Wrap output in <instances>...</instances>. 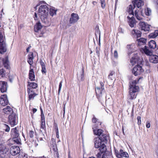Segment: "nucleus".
Returning <instances> with one entry per match:
<instances>
[{
    "label": "nucleus",
    "mask_w": 158,
    "mask_h": 158,
    "mask_svg": "<svg viewBox=\"0 0 158 158\" xmlns=\"http://www.w3.org/2000/svg\"><path fill=\"white\" fill-rule=\"evenodd\" d=\"M129 94L128 95V98L129 100H131L135 99L136 97L137 92L139 91V88L138 85H136L137 84L136 80H134L131 82H130Z\"/></svg>",
    "instance_id": "f257e3e1"
},
{
    "label": "nucleus",
    "mask_w": 158,
    "mask_h": 158,
    "mask_svg": "<svg viewBox=\"0 0 158 158\" xmlns=\"http://www.w3.org/2000/svg\"><path fill=\"white\" fill-rule=\"evenodd\" d=\"M49 8L46 5H41L38 10V14L42 21L44 23L48 22L47 17L48 15Z\"/></svg>",
    "instance_id": "f03ea898"
},
{
    "label": "nucleus",
    "mask_w": 158,
    "mask_h": 158,
    "mask_svg": "<svg viewBox=\"0 0 158 158\" xmlns=\"http://www.w3.org/2000/svg\"><path fill=\"white\" fill-rule=\"evenodd\" d=\"M5 38L0 32V53L2 54L6 51V48Z\"/></svg>",
    "instance_id": "7ed1b4c3"
},
{
    "label": "nucleus",
    "mask_w": 158,
    "mask_h": 158,
    "mask_svg": "<svg viewBox=\"0 0 158 158\" xmlns=\"http://www.w3.org/2000/svg\"><path fill=\"white\" fill-rule=\"evenodd\" d=\"M130 62L133 65L137 64H141L142 63V61L140 57L138 56V54L134 53L133 56L130 59Z\"/></svg>",
    "instance_id": "20e7f679"
},
{
    "label": "nucleus",
    "mask_w": 158,
    "mask_h": 158,
    "mask_svg": "<svg viewBox=\"0 0 158 158\" xmlns=\"http://www.w3.org/2000/svg\"><path fill=\"white\" fill-rule=\"evenodd\" d=\"M8 122L12 127H13L17 124L18 123V117L15 113H12L9 115L8 117Z\"/></svg>",
    "instance_id": "39448f33"
},
{
    "label": "nucleus",
    "mask_w": 158,
    "mask_h": 158,
    "mask_svg": "<svg viewBox=\"0 0 158 158\" xmlns=\"http://www.w3.org/2000/svg\"><path fill=\"white\" fill-rule=\"evenodd\" d=\"M143 69H142V66L137 64L135 66L132 70V74L134 75L135 76H137L141 74L143 72Z\"/></svg>",
    "instance_id": "423d86ee"
},
{
    "label": "nucleus",
    "mask_w": 158,
    "mask_h": 158,
    "mask_svg": "<svg viewBox=\"0 0 158 158\" xmlns=\"http://www.w3.org/2000/svg\"><path fill=\"white\" fill-rule=\"evenodd\" d=\"M114 152L116 156H121L127 158L129 157L128 153L126 152H124L122 149H120L119 152L117 150L115 149Z\"/></svg>",
    "instance_id": "0eeeda50"
},
{
    "label": "nucleus",
    "mask_w": 158,
    "mask_h": 158,
    "mask_svg": "<svg viewBox=\"0 0 158 158\" xmlns=\"http://www.w3.org/2000/svg\"><path fill=\"white\" fill-rule=\"evenodd\" d=\"M132 4L135 7L140 9L144 4V2L143 0H132L131 1Z\"/></svg>",
    "instance_id": "6e6552de"
},
{
    "label": "nucleus",
    "mask_w": 158,
    "mask_h": 158,
    "mask_svg": "<svg viewBox=\"0 0 158 158\" xmlns=\"http://www.w3.org/2000/svg\"><path fill=\"white\" fill-rule=\"evenodd\" d=\"M139 25L142 30L145 31H149L150 30V25H149L144 22L140 21Z\"/></svg>",
    "instance_id": "1a4fd4ad"
},
{
    "label": "nucleus",
    "mask_w": 158,
    "mask_h": 158,
    "mask_svg": "<svg viewBox=\"0 0 158 158\" xmlns=\"http://www.w3.org/2000/svg\"><path fill=\"white\" fill-rule=\"evenodd\" d=\"M95 92L97 98L98 100L100 101L101 100L102 93L105 92V89H103L102 88L98 87L95 88Z\"/></svg>",
    "instance_id": "9d476101"
},
{
    "label": "nucleus",
    "mask_w": 158,
    "mask_h": 158,
    "mask_svg": "<svg viewBox=\"0 0 158 158\" xmlns=\"http://www.w3.org/2000/svg\"><path fill=\"white\" fill-rule=\"evenodd\" d=\"M79 19V17L77 14L72 13L69 19V23L74 24L77 22Z\"/></svg>",
    "instance_id": "9b49d317"
},
{
    "label": "nucleus",
    "mask_w": 158,
    "mask_h": 158,
    "mask_svg": "<svg viewBox=\"0 0 158 158\" xmlns=\"http://www.w3.org/2000/svg\"><path fill=\"white\" fill-rule=\"evenodd\" d=\"M134 16H132L131 17H130L128 16L127 17L128 23L129 26L131 28L134 27L136 23V21Z\"/></svg>",
    "instance_id": "f8f14e48"
},
{
    "label": "nucleus",
    "mask_w": 158,
    "mask_h": 158,
    "mask_svg": "<svg viewBox=\"0 0 158 158\" xmlns=\"http://www.w3.org/2000/svg\"><path fill=\"white\" fill-rule=\"evenodd\" d=\"M10 152L13 156H15L20 152V148L19 146H13L10 148Z\"/></svg>",
    "instance_id": "ddd939ff"
},
{
    "label": "nucleus",
    "mask_w": 158,
    "mask_h": 158,
    "mask_svg": "<svg viewBox=\"0 0 158 158\" xmlns=\"http://www.w3.org/2000/svg\"><path fill=\"white\" fill-rule=\"evenodd\" d=\"M35 67L33 66H30V70L29 73V78L31 81H34L35 80V73L33 69Z\"/></svg>",
    "instance_id": "4468645a"
},
{
    "label": "nucleus",
    "mask_w": 158,
    "mask_h": 158,
    "mask_svg": "<svg viewBox=\"0 0 158 158\" xmlns=\"http://www.w3.org/2000/svg\"><path fill=\"white\" fill-rule=\"evenodd\" d=\"M134 16H135L137 19L141 20L143 19V16H144L143 14L142 10L139 11L138 9H136L134 13Z\"/></svg>",
    "instance_id": "2eb2a0df"
},
{
    "label": "nucleus",
    "mask_w": 158,
    "mask_h": 158,
    "mask_svg": "<svg viewBox=\"0 0 158 158\" xmlns=\"http://www.w3.org/2000/svg\"><path fill=\"white\" fill-rule=\"evenodd\" d=\"M131 34L133 37L138 38L141 36L142 32L137 29H134L131 31Z\"/></svg>",
    "instance_id": "dca6fc26"
},
{
    "label": "nucleus",
    "mask_w": 158,
    "mask_h": 158,
    "mask_svg": "<svg viewBox=\"0 0 158 158\" xmlns=\"http://www.w3.org/2000/svg\"><path fill=\"white\" fill-rule=\"evenodd\" d=\"M7 87L6 82L0 81V90L2 93L6 92L7 91Z\"/></svg>",
    "instance_id": "f3484780"
},
{
    "label": "nucleus",
    "mask_w": 158,
    "mask_h": 158,
    "mask_svg": "<svg viewBox=\"0 0 158 158\" xmlns=\"http://www.w3.org/2000/svg\"><path fill=\"white\" fill-rule=\"evenodd\" d=\"M8 102L6 95L4 94L0 97V104L5 106L7 105Z\"/></svg>",
    "instance_id": "a211bd4d"
},
{
    "label": "nucleus",
    "mask_w": 158,
    "mask_h": 158,
    "mask_svg": "<svg viewBox=\"0 0 158 158\" xmlns=\"http://www.w3.org/2000/svg\"><path fill=\"white\" fill-rule=\"evenodd\" d=\"M149 61L152 63L156 64L158 63V56L156 55H151L149 57Z\"/></svg>",
    "instance_id": "6ab92c4d"
},
{
    "label": "nucleus",
    "mask_w": 158,
    "mask_h": 158,
    "mask_svg": "<svg viewBox=\"0 0 158 158\" xmlns=\"http://www.w3.org/2000/svg\"><path fill=\"white\" fill-rule=\"evenodd\" d=\"M3 112L6 114H9L14 113L13 112V110L10 106H7L5 108L3 109Z\"/></svg>",
    "instance_id": "aec40b11"
},
{
    "label": "nucleus",
    "mask_w": 158,
    "mask_h": 158,
    "mask_svg": "<svg viewBox=\"0 0 158 158\" xmlns=\"http://www.w3.org/2000/svg\"><path fill=\"white\" fill-rule=\"evenodd\" d=\"M135 7L133 5H130L127 7L126 9V11L130 15L134 16V12L133 10L135 8Z\"/></svg>",
    "instance_id": "412c9836"
},
{
    "label": "nucleus",
    "mask_w": 158,
    "mask_h": 158,
    "mask_svg": "<svg viewBox=\"0 0 158 158\" xmlns=\"http://www.w3.org/2000/svg\"><path fill=\"white\" fill-rule=\"evenodd\" d=\"M28 58L27 60V62L30 65V66H33L32 65L33 64V59L34 58L33 56V53L32 52H30L28 54Z\"/></svg>",
    "instance_id": "4be33fe9"
},
{
    "label": "nucleus",
    "mask_w": 158,
    "mask_h": 158,
    "mask_svg": "<svg viewBox=\"0 0 158 158\" xmlns=\"http://www.w3.org/2000/svg\"><path fill=\"white\" fill-rule=\"evenodd\" d=\"M11 134L14 138H17L19 135V130L17 127L13 128L11 130Z\"/></svg>",
    "instance_id": "5701e85b"
},
{
    "label": "nucleus",
    "mask_w": 158,
    "mask_h": 158,
    "mask_svg": "<svg viewBox=\"0 0 158 158\" xmlns=\"http://www.w3.org/2000/svg\"><path fill=\"white\" fill-rule=\"evenodd\" d=\"M3 63L5 68L8 69L9 67V61L7 57H6L2 60Z\"/></svg>",
    "instance_id": "b1692460"
},
{
    "label": "nucleus",
    "mask_w": 158,
    "mask_h": 158,
    "mask_svg": "<svg viewBox=\"0 0 158 158\" xmlns=\"http://www.w3.org/2000/svg\"><path fill=\"white\" fill-rule=\"evenodd\" d=\"M51 147L52 148V150L54 152L53 153L54 157L56 158H59L57 146Z\"/></svg>",
    "instance_id": "393cba45"
},
{
    "label": "nucleus",
    "mask_w": 158,
    "mask_h": 158,
    "mask_svg": "<svg viewBox=\"0 0 158 158\" xmlns=\"http://www.w3.org/2000/svg\"><path fill=\"white\" fill-rule=\"evenodd\" d=\"M42 27L40 23L38 22L34 26V31L35 32H38L40 30Z\"/></svg>",
    "instance_id": "a878e982"
},
{
    "label": "nucleus",
    "mask_w": 158,
    "mask_h": 158,
    "mask_svg": "<svg viewBox=\"0 0 158 158\" xmlns=\"http://www.w3.org/2000/svg\"><path fill=\"white\" fill-rule=\"evenodd\" d=\"M148 46L150 48L154 49L156 47V44L155 41L151 40L149 42Z\"/></svg>",
    "instance_id": "bb28decb"
},
{
    "label": "nucleus",
    "mask_w": 158,
    "mask_h": 158,
    "mask_svg": "<svg viewBox=\"0 0 158 158\" xmlns=\"http://www.w3.org/2000/svg\"><path fill=\"white\" fill-rule=\"evenodd\" d=\"M137 40L138 42V45L139 46L144 44L147 41L146 40L143 38H140L139 39H137Z\"/></svg>",
    "instance_id": "cd10ccee"
},
{
    "label": "nucleus",
    "mask_w": 158,
    "mask_h": 158,
    "mask_svg": "<svg viewBox=\"0 0 158 158\" xmlns=\"http://www.w3.org/2000/svg\"><path fill=\"white\" fill-rule=\"evenodd\" d=\"M158 36V30H155L153 32L150 33L148 35L150 38H154Z\"/></svg>",
    "instance_id": "c85d7f7f"
},
{
    "label": "nucleus",
    "mask_w": 158,
    "mask_h": 158,
    "mask_svg": "<svg viewBox=\"0 0 158 158\" xmlns=\"http://www.w3.org/2000/svg\"><path fill=\"white\" fill-rule=\"evenodd\" d=\"M27 86H29V88L33 89H36L38 87L37 84L34 82H28Z\"/></svg>",
    "instance_id": "c756f323"
},
{
    "label": "nucleus",
    "mask_w": 158,
    "mask_h": 158,
    "mask_svg": "<svg viewBox=\"0 0 158 158\" xmlns=\"http://www.w3.org/2000/svg\"><path fill=\"white\" fill-rule=\"evenodd\" d=\"M115 72L113 71H110L109 74L108 75V77L109 79L113 80L115 78Z\"/></svg>",
    "instance_id": "7c9ffc66"
},
{
    "label": "nucleus",
    "mask_w": 158,
    "mask_h": 158,
    "mask_svg": "<svg viewBox=\"0 0 158 158\" xmlns=\"http://www.w3.org/2000/svg\"><path fill=\"white\" fill-rule=\"evenodd\" d=\"M144 12L146 15L147 16H149L151 14V10L150 8L146 7L144 9Z\"/></svg>",
    "instance_id": "2f4dec72"
},
{
    "label": "nucleus",
    "mask_w": 158,
    "mask_h": 158,
    "mask_svg": "<svg viewBox=\"0 0 158 158\" xmlns=\"http://www.w3.org/2000/svg\"><path fill=\"white\" fill-rule=\"evenodd\" d=\"M35 133H36V132L35 130L34 131L30 130L29 131V133L28 134V136L30 138L33 139Z\"/></svg>",
    "instance_id": "473e14b6"
},
{
    "label": "nucleus",
    "mask_w": 158,
    "mask_h": 158,
    "mask_svg": "<svg viewBox=\"0 0 158 158\" xmlns=\"http://www.w3.org/2000/svg\"><path fill=\"white\" fill-rule=\"evenodd\" d=\"M49 14L52 16L56 14V11L53 9L50 8L49 10Z\"/></svg>",
    "instance_id": "72a5a7b5"
},
{
    "label": "nucleus",
    "mask_w": 158,
    "mask_h": 158,
    "mask_svg": "<svg viewBox=\"0 0 158 158\" xmlns=\"http://www.w3.org/2000/svg\"><path fill=\"white\" fill-rule=\"evenodd\" d=\"M40 128L44 130H46V126L45 121H41Z\"/></svg>",
    "instance_id": "f704fd0d"
},
{
    "label": "nucleus",
    "mask_w": 158,
    "mask_h": 158,
    "mask_svg": "<svg viewBox=\"0 0 158 158\" xmlns=\"http://www.w3.org/2000/svg\"><path fill=\"white\" fill-rule=\"evenodd\" d=\"M28 94L29 100H31L32 99H33L37 95V94L35 93H30Z\"/></svg>",
    "instance_id": "c9c22d12"
},
{
    "label": "nucleus",
    "mask_w": 158,
    "mask_h": 158,
    "mask_svg": "<svg viewBox=\"0 0 158 158\" xmlns=\"http://www.w3.org/2000/svg\"><path fill=\"white\" fill-rule=\"evenodd\" d=\"M53 127L56 133L59 132L57 124L55 121L54 122Z\"/></svg>",
    "instance_id": "e433bc0d"
},
{
    "label": "nucleus",
    "mask_w": 158,
    "mask_h": 158,
    "mask_svg": "<svg viewBox=\"0 0 158 158\" xmlns=\"http://www.w3.org/2000/svg\"><path fill=\"white\" fill-rule=\"evenodd\" d=\"M56 146V139L54 138H52L50 141V147Z\"/></svg>",
    "instance_id": "4c0bfd02"
},
{
    "label": "nucleus",
    "mask_w": 158,
    "mask_h": 158,
    "mask_svg": "<svg viewBox=\"0 0 158 158\" xmlns=\"http://www.w3.org/2000/svg\"><path fill=\"white\" fill-rule=\"evenodd\" d=\"M20 150V158H28L27 155L25 153L23 152L22 151H21Z\"/></svg>",
    "instance_id": "58836bf2"
},
{
    "label": "nucleus",
    "mask_w": 158,
    "mask_h": 158,
    "mask_svg": "<svg viewBox=\"0 0 158 158\" xmlns=\"http://www.w3.org/2000/svg\"><path fill=\"white\" fill-rule=\"evenodd\" d=\"M145 48L143 49L144 52V53L147 55H150V54L151 53V52H150V51L147 48L146 46H144Z\"/></svg>",
    "instance_id": "ea45409f"
},
{
    "label": "nucleus",
    "mask_w": 158,
    "mask_h": 158,
    "mask_svg": "<svg viewBox=\"0 0 158 158\" xmlns=\"http://www.w3.org/2000/svg\"><path fill=\"white\" fill-rule=\"evenodd\" d=\"M4 130L6 132H8L10 131V128L9 126L6 124H4L3 126Z\"/></svg>",
    "instance_id": "a19ab883"
},
{
    "label": "nucleus",
    "mask_w": 158,
    "mask_h": 158,
    "mask_svg": "<svg viewBox=\"0 0 158 158\" xmlns=\"http://www.w3.org/2000/svg\"><path fill=\"white\" fill-rule=\"evenodd\" d=\"M0 75L2 77H4L5 75V71L3 69L0 70Z\"/></svg>",
    "instance_id": "79ce46f5"
},
{
    "label": "nucleus",
    "mask_w": 158,
    "mask_h": 158,
    "mask_svg": "<svg viewBox=\"0 0 158 158\" xmlns=\"http://www.w3.org/2000/svg\"><path fill=\"white\" fill-rule=\"evenodd\" d=\"M101 4V7L103 9H104L106 6L105 0H100Z\"/></svg>",
    "instance_id": "37998d69"
},
{
    "label": "nucleus",
    "mask_w": 158,
    "mask_h": 158,
    "mask_svg": "<svg viewBox=\"0 0 158 158\" xmlns=\"http://www.w3.org/2000/svg\"><path fill=\"white\" fill-rule=\"evenodd\" d=\"M41 72L44 74H46L47 72V70L46 69V66L41 67Z\"/></svg>",
    "instance_id": "c03bdc74"
},
{
    "label": "nucleus",
    "mask_w": 158,
    "mask_h": 158,
    "mask_svg": "<svg viewBox=\"0 0 158 158\" xmlns=\"http://www.w3.org/2000/svg\"><path fill=\"white\" fill-rule=\"evenodd\" d=\"M33 88H28L27 89V91L28 94L30 93H35L34 90L32 89Z\"/></svg>",
    "instance_id": "a18cd8bd"
},
{
    "label": "nucleus",
    "mask_w": 158,
    "mask_h": 158,
    "mask_svg": "<svg viewBox=\"0 0 158 158\" xmlns=\"http://www.w3.org/2000/svg\"><path fill=\"white\" fill-rule=\"evenodd\" d=\"M137 120H138V124L139 125H140L141 124V117L140 116H138L137 117Z\"/></svg>",
    "instance_id": "49530a36"
},
{
    "label": "nucleus",
    "mask_w": 158,
    "mask_h": 158,
    "mask_svg": "<svg viewBox=\"0 0 158 158\" xmlns=\"http://www.w3.org/2000/svg\"><path fill=\"white\" fill-rule=\"evenodd\" d=\"M98 119H97L94 116L92 119V121L94 123H96L98 121Z\"/></svg>",
    "instance_id": "de8ad7c7"
},
{
    "label": "nucleus",
    "mask_w": 158,
    "mask_h": 158,
    "mask_svg": "<svg viewBox=\"0 0 158 158\" xmlns=\"http://www.w3.org/2000/svg\"><path fill=\"white\" fill-rule=\"evenodd\" d=\"M42 4H46V5H48V4H47L46 3V2H45V1H39V2H38V3L37 4L39 6H40V5Z\"/></svg>",
    "instance_id": "09e8293b"
},
{
    "label": "nucleus",
    "mask_w": 158,
    "mask_h": 158,
    "mask_svg": "<svg viewBox=\"0 0 158 158\" xmlns=\"http://www.w3.org/2000/svg\"><path fill=\"white\" fill-rule=\"evenodd\" d=\"M114 56L115 58L117 59L118 57V53L116 50H115L114 52Z\"/></svg>",
    "instance_id": "8fccbe9b"
},
{
    "label": "nucleus",
    "mask_w": 158,
    "mask_h": 158,
    "mask_svg": "<svg viewBox=\"0 0 158 158\" xmlns=\"http://www.w3.org/2000/svg\"><path fill=\"white\" fill-rule=\"evenodd\" d=\"M37 111V109L36 108H33L32 110L31 111L32 112H31V115H33Z\"/></svg>",
    "instance_id": "3c124183"
},
{
    "label": "nucleus",
    "mask_w": 158,
    "mask_h": 158,
    "mask_svg": "<svg viewBox=\"0 0 158 158\" xmlns=\"http://www.w3.org/2000/svg\"><path fill=\"white\" fill-rule=\"evenodd\" d=\"M14 141L17 144H19L20 143V141L19 139H17V138H15L13 137Z\"/></svg>",
    "instance_id": "603ef678"
},
{
    "label": "nucleus",
    "mask_w": 158,
    "mask_h": 158,
    "mask_svg": "<svg viewBox=\"0 0 158 158\" xmlns=\"http://www.w3.org/2000/svg\"><path fill=\"white\" fill-rule=\"evenodd\" d=\"M41 116V121H45V117L44 114H41L40 115Z\"/></svg>",
    "instance_id": "864d4df0"
},
{
    "label": "nucleus",
    "mask_w": 158,
    "mask_h": 158,
    "mask_svg": "<svg viewBox=\"0 0 158 158\" xmlns=\"http://www.w3.org/2000/svg\"><path fill=\"white\" fill-rule=\"evenodd\" d=\"M95 30L97 31V32L98 34H99V36H100V31L98 25H96L95 27Z\"/></svg>",
    "instance_id": "5fc2aeb1"
},
{
    "label": "nucleus",
    "mask_w": 158,
    "mask_h": 158,
    "mask_svg": "<svg viewBox=\"0 0 158 158\" xmlns=\"http://www.w3.org/2000/svg\"><path fill=\"white\" fill-rule=\"evenodd\" d=\"M62 81H60L59 85V89H58V93H59L60 92V91L62 85Z\"/></svg>",
    "instance_id": "6e6d98bb"
},
{
    "label": "nucleus",
    "mask_w": 158,
    "mask_h": 158,
    "mask_svg": "<svg viewBox=\"0 0 158 158\" xmlns=\"http://www.w3.org/2000/svg\"><path fill=\"white\" fill-rule=\"evenodd\" d=\"M107 156L106 155V152H103L102 154V156L101 157V158H108L107 157Z\"/></svg>",
    "instance_id": "4d7b16f0"
},
{
    "label": "nucleus",
    "mask_w": 158,
    "mask_h": 158,
    "mask_svg": "<svg viewBox=\"0 0 158 158\" xmlns=\"http://www.w3.org/2000/svg\"><path fill=\"white\" fill-rule=\"evenodd\" d=\"M40 65L41 66V67L44 66H45V63L43 61V60H40Z\"/></svg>",
    "instance_id": "13d9d810"
},
{
    "label": "nucleus",
    "mask_w": 158,
    "mask_h": 158,
    "mask_svg": "<svg viewBox=\"0 0 158 158\" xmlns=\"http://www.w3.org/2000/svg\"><path fill=\"white\" fill-rule=\"evenodd\" d=\"M104 81L103 82L102 81H100V83L101 85V88H102L103 89H104Z\"/></svg>",
    "instance_id": "bf43d9fd"
},
{
    "label": "nucleus",
    "mask_w": 158,
    "mask_h": 158,
    "mask_svg": "<svg viewBox=\"0 0 158 158\" xmlns=\"http://www.w3.org/2000/svg\"><path fill=\"white\" fill-rule=\"evenodd\" d=\"M146 127L147 128H149L150 127V123L149 121H147L146 122Z\"/></svg>",
    "instance_id": "052dcab7"
},
{
    "label": "nucleus",
    "mask_w": 158,
    "mask_h": 158,
    "mask_svg": "<svg viewBox=\"0 0 158 158\" xmlns=\"http://www.w3.org/2000/svg\"><path fill=\"white\" fill-rule=\"evenodd\" d=\"M34 18L35 20L38 19L37 14L36 13H35Z\"/></svg>",
    "instance_id": "680f3d73"
},
{
    "label": "nucleus",
    "mask_w": 158,
    "mask_h": 158,
    "mask_svg": "<svg viewBox=\"0 0 158 158\" xmlns=\"http://www.w3.org/2000/svg\"><path fill=\"white\" fill-rule=\"evenodd\" d=\"M31 46L30 45L29 47L27 48L26 51L27 52H29V50L30 48H31Z\"/></svg>",
    "instance_id": "e2e57ef3"
},
{
    "label": "nucleus",
    "mask_w": 158,
    "mask_h": 158,
    "mask_svg": "<svg viewBox=\"0 0 158 158\" xmlns=\"http://www.w3.org/2000/svg\"><path fill=\"white\" fill-rule=\"evenodd\" d=\"M40 109L41 112V114H44L43 109L41 106H40Z\"/></svg>",
    "instance_id": "0e129e2a"
},
{
    "label": "nucleus",
    "mask_w": 158,
    "mask_h": 158,
    "mask_svg": "<svg viewBox=\"0 0 158 158\" xmlns=\"http://www.w3.org/2000/svg\"><path fill=\"white\" fill-rule=\"evenodd\" d=\"M154 1L156 6H158V0H154Z\"/></svg>",
    "instance_id": "69168bd1"
},
{
    "label": "nucleus",
    "mask_w": 158,
    "mask_h": 158,
    "mask_svg": "<svg viewBox=\"0 0 158 158\" xmlns=\"http://www.w3.org/2000/svg\"><path fill=\"white\" fill-rule=\"evenodd\" d=\"M56 137L57 138H59V132L56 133Z\"/></svg>",
    "instance_id": "338daca9"
},
{
    "label": "nucleus",
    "mask_w": 158,
    "mask_h": 158,
    "mask_svg": "<svg viewBox=\"0 0 158 158\" xmlns=\"http://www.w3.org/2000/svg\"><path fill=\"white\" fill-rule=\"evenodd\" d=\"M38 158H47V157H46V156H41L39 157H38Z\"/></svg>",
    "instance_id": "774afa93"
}]
</instances>
